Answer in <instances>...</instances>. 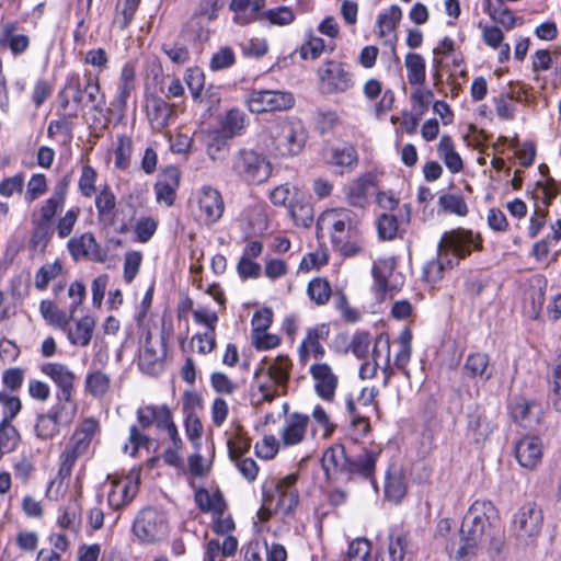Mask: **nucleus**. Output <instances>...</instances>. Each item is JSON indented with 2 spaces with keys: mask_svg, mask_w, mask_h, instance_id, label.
Here are the masks:
<instances>
[{
  "mask_svg": "<svg viewBox=\"0 0 561 561\" xmlns=\"http://www.w3.org/2000/svg\"><path fill=\"white\" fill-rule=\"evenodd\" d=\"M543 513L534 502L524 504L514 515L513 528L518 540L535 543L541 533Z\"/></svg>",
  "mask_w": 561,
  "mask_h": 561,
  "instance_id": "8",
  "label": "nucleus"
},
{
  "mask_svg": "<svg viewBox=\"0 0 561 561\" xmlns=\"http://www.w3.org/2000/svg\"><path fill=\"white\" fill-rule=\"evenodd\" d=\"M88 449L89 448L83 444H80L70 437L64 451L60 455V463L57 472V478L60 479L59 484H61L65 479H68L71 476L72 468L77 459L83 456Z\"/></svg>",
  "mask_w": 561,
  "mask_h": 561,
  "instance_id": "27",
  "label": "nucleus"
},
{
  "mask_svg": "<svg viewBox=\"0 0 561 561\" xmlns=\"http://www.w3.org/2000/svg\"><path fill=\"white\" fill-rule=\"evenodd\" d=\"M141 0H123L116 4V22L122 30L128 27Z\"/></svg>",
  "mask_w": 561,
  "mask_h": 561,
  "instance_id": "53",
  "label": "nucleus"
},
{
  "mask_svg": "<svg viewBox=\"0 0 561 561\" xmlns=\"http://www.w3.org/2000/svg\"><path fill=\"white\" fill-rule=\"evenodd\" d=\"M288 214L297 226L309 227L313 221V208L302 198L289 204Z\"/></svg>",
  "mask_w": 561,
  "mask_h": 561,
  "instance_id": "44",
  "label": "nucleus"
},
{
  "mask_svg": "<svg viewBox=\"0 0 561 561\" xmlns=\"http://www.w3.org/2000/svg\"><path fill=\"white\" fill-rule=\"evenodd\" d=\"M231 138L220 131L210 133L206 141V152L213 161H224L230 150Z\"/></svg>",
  "mask_w": 561,
  "mask_h": 561,
  "instance_id": "34",
  "label": "nucleus"
},
{
  "mask_svg": "<svg viewBox=\"0 0 561 561\" xmlns=\"http://www.w3.org/2000/svg\"><path fill=\"white\" fill-rule=\"evenodd\" d=\"M494 425L484 414L477 411L476 414L469 416L467 423V436L476 444L484 443L493 433Z\"/></svg>",
  "mask_w": 561,
  "mask_h": 561,
  "instance_id": "32",
  "label": "nucleus"
},
{
  "mask_svg": "<svg viewBox=\"0 0 561 561\" xmlns=\"http://www.w3.org/2000/svg\"><path fill=\"white\" fill-rule=\"evenodd\" d=\"M310 374L314 379V389L324 400L334 397L337 387V377L328 364H316L310 367Z\"/></svg>",
  "mask_w": 561,
  "mask_h": 561,
  "instance_id": "25",
  "label": "nucleus"
},
{
  "mask_svg": "<svg viewBox=\"0 0 561 561\" xmlns=\"http://www.w3.org/2000/svg\"><path fill=\"white\" fill-rule=\"evenodd\" d=\"M497 520V510L491 501H474L461 523V545L455 549L453 542H446V550L457 561L470 560L482 545L488 547L492 556H499L505 542L503 531L496 526Z\"/></svg>",
  "mask_w": 561,
  "mask_h": 561,
  "instance_id": "1",
  "label": "nucleus"
},
{
  "mask_svg": "<svg viewBox=\"0 0 561 561\" xmlns=\"http://www.w3.org/2000/svg\"><path fill=\"white\" fill-rule=\"evenodd\" d=\"M402 16L399 7L392 5L378 18V33L380 36H386L394 31L397 23Z\"/></svg>",
  "mask_w": 561,
  "mask_h": 561,
  "instance_id": "51",
  "label": "nucleus"
},
{
  "mask_svg": "<svg viewBox=\"0 0 561 561\" xmlns=\"http://www.w3.org/2000/svg\"><path fill=\"white\" fill-rule=\"evenodd\" d=\"M171 417V411L167 405H145L137 410V420L142 428L154 424L157 428L162 430Z\"/></svg>",
  "mask_w": 561,
  "mask_h": 561,
  "instance_id": "30",
  "label": "nucleus"
},
{
  "mask_svg": "<svg viewBox=\"0 0 561 561\" xmlns=\"http://www.w3.org/2000/svg\"><path fill=\"white\" fill-rule=\"evenodd\" d=\"M60 423L47 412L37 416L35 432L41 439H50L59 433Z\"/></svg>",
  "mask_w": 561,
  "mask_h": 561,
  "instance_id": "49",
  "label": "nucleus"
},
{
  "mask_svg": "<svg viewBox=\"0 0 561 561\" xmlns=\"http://www.w3.org/2000/svg\"><path fill=\"white\" fill-rule=\"evenodd\" d=\"M549 399L556 411H561V353L557 357V363L552 369V381Z\"/></svg>",
  "mask_w": 561,
  "mask_h": 561,
  "instance_id": "57",
  "label": "nucleus"
},
{
  "mask_svg": "<svg viewBox=\"0 0 561 561\" xmlns=\"http://www.w3.org/2000/svg\"><path fill=\"white\" fill-rule=\"evenodd\" d=\"M405 493L407 486L402 477L391 476L387 479L385 485V494L389 501L399 503Z\"/></svg>",
  "mask_w": 561,
  "mask_h": 561,
  "instance_id": "60",
  "label": "nucleus"
},
{
  "mask_svg": "<svg viewBox=\"0 0 561 561\" xmlns=\"http://www.w3.org/2000/svg\"><path fill=\"white\" fill-rule=\"evenodd\" d=\"M96 178V171L91 165H82L78 186L84 197H91L95 193Z\"/></svg>",
  "mask_w": 561,
  "mask_h": 561,
  "instance_id": "59",
  "label": "nucleus"
},
{
  "mask_svg": "<svg viewBox=\"0 0 561 561\" xmlns=\"http://www.w3.org/2000/svg\"><path fill=\"white\" fill-rule=\"evenodd\" d=\"M519 92L510 91L493 98V103L497 116L501 119H512L514 117V100H519Z\"/></svg>",
  "mask_w": 561,
  "mask_h": 561,
  "instance_id": "47",
  "label": "nucleus"
},
{
  "mask_svg": "<svg viewBox=\"0 0 561 561\" xmlns=\"http://www.w3.org/2000/svg\"><path fill=\"white\" fill-rule=\"evenodd\" d=\"M41 371L49 377L58 388L56 396H73L76 375L61 363H45Z\"/></svg>",
  "mask_w": 561,
  "mask_h": 561,
  "instance_id": "20",
  "label": "nucleus"
},
{
  "mask_svg": "<svg viewBox=\"0 0 561 561\" xmlns=\"http://www.w3.org/2000/svg\"><path fill=\"white\" fill-rule=\"evenodd\" d=\"M231 171L243 182L262 183L271 175V164L262 153L241 148L231 157Z\"/></svg>",
  "mask_w": 561,
  "mask_h": 561,
  "instance_id": "6",
  "label": "nucleus"
},
{
  "mask_svg": "<svg viewBox=\"0 0 561 561\" xmlns=\"http://www.w3.org/2000/svg\"><path fill=\"white\" fill-rule=\"evenodd\" d=\"M95 321L92 317L85 316L77 321L75 330L67 328L68 340L73 345L87 346L94 331Z\"/></svg>",
  "mask_w": 561,
  "mask_h": 561,
  "instance_id": "36",
  "label": "nucleus"
},
{
  "mask_svg": "<svg viewBox=\"0 0 561 561\" xmlns=\"http://www.w3.org/2000/svg\"><path fill=\"white\" fill-rule=\"evenodd\" d=\"M181 173L179 169L170 167L163 171L154 185L156 197L159 203L172 206L180 185Z\"/></svg>",
  "mask_w": 561,
  "mask_h": 561,
  "instance_id": "23",
  "label": "nucleus"
},
{
  "mask_svg": "<svg viewBox=\"0 0 561 561\" xmlns=\"http://www.w3.org/2000/svg\"><path fill=\"white\" fill-rule=\"evenodd\" d=\"M147 116L156 131H163L176 118L174 106L160 98H153L147 105Z\"/></svg>",
  "mask_w": 561,
  "mask_h": 561,
  "instance_id": "21",
  "label": "nucleus"
},
{
  "mask_svg": "<svg viewBox=\"0 0 561 561\" xmlns=\"http://www.w3.org/2000/svg\"><path fill=\"white\" fill-rule=\"evenodd\" d=\"M299 197L298 191L288 184H282L270 193V199L275 206H284L289 208V204Z\"/></svg>",
  "mask_w": 561,
  "mask_h": 561,
  "instance_id": "55",
  "label": "nucleus"
},
{
  "mask_svg": "<svg viewBox=\"0 0 561 561\" xmlns=\"http://www.w3.org/2000/svg\"><path fill=\"white\" fill-rule=\"evenodd\" d=\"M378 453L364 449L355 459H351L342 444L329 447L322 458L321 465L328 478L336 474L352 477L358 474L370 478L375 472Z\"/></svg>",
  "mask_w": 561,
  "mask_h": 561,
  "instance_id": "3",
  "label": "nucleus"
},
{
  "mask_svg": "<svg viewBox=\"0 0 561 561\" xmlns=\"http://www.w3.org/2000/svg\"><path fill=\"white\" fill-rule=\"evenodd\" d=\"M325 49L323 38L314 36L312 33L308 34V39L299 48V55L302 59H318Z\"/></svg>",
  "mask_w": 561,
  "mask_h": 561,
  "instance_id": "56",
  "label": "nucleus"
},
{
  "mask_svg": "<svg viewBox=\"0 0 561 561\" xmlns=\"http://www.w3.org/2000/svg\"><path fill=\"white\" fill-rule=\"evenodd\" d=\"M294 102L291 93L276 90H253L245 99L249 111L256 114L288 110Z\"/></svg>",
  "mask_w": 561,
  "mask_h": 561,
  "instance_id": "13",
  "label": "nucleus"
},
{
  "mask_svg": "<svg viewBox=\"0 0 561 561\" xmlns=\"http://www.w3.org/2000/svg\"><path fill=\"white\" fill-rule=\"evenodd\" d=\"M19 27L16 21L0 23V47L10 49L14 56L25 53L31 43L28 35L18 33Z\"/></svg>",
  "mask_w": 561,
  "mask_h": 561,
  "instance_id": "19",
  "label": "nucleus"
},
{
  "mask_svg": "<svg viewBox=\"0 0 561 561\" xmlns=\"http://www.w3.org/2000/svg\"><path fill=\"white\" fill-rule=\"evenodd\" d=\"M118 144L115 149V167L126 170L130 164L133 153V141L130 137L118 136Z\"/></svg>",
  "mask_w": 561,
  "mask_h": 561,
  "instance_id": "54",
  "label": "nucleus"
},
{
  "mask_svg": "<svg viewBox=\"0 0 561 561\" xmlns=\"http://www.w3.org/2000/svg\"><path fill=\"white\" fill-rule=\"evenodd\" d=\"M333 249L343 257H354L364 252L362 230L345 234L331 241Z\"/></svg>",
  "mask_w": 561,
  "mask_h": 561,
  "instance_id": "31",
  "label": "nucleus"
},
{
  "mask_svg": "<svg viewBox=\"0 0 561 561\" xmlns=\"http://www.w3.org/2000/svg\"><path fill=\"white\" fill-rule=\"evenodd\" d=\"M291 362L287 356H278L267 368V377L275 386L285 388L289 380Z\"/></svg>",
  "mask_w": 561,
  "mask_h": 561,
  "instance_id": "38",
  "label": "nucleus"
},
{
  "mask_svg": "<svg viewBox=\"0 0 561 561\" xmlns=\"http://www.w3.org/2000/svg\"><path fill=\"white\" fill-rule=\"evenodd\" d=\"M373 184L367 179L354 181L347 191V202L354 207H364L368 203V193Z\"/></svg>",
  "mask_w": 561,
  "mask_h": 561,
  "instance_id": "41",
  "label": "nucleus"
},
{
  "mask_svg": "<svg viewBox=\"0 0 561 561\" xmlns=\"http://www.w3.org/2000/svg\"><path fill=\"white\" fill-rule=\"evenodd\" d=\"M438 207L446 214L466 217L469 213L465 198L458 194L444 193L438 197Z\"/></svg>",
  "mask_w": 561,
  "mask_h": 561,
  "instance_id": "39",
  "label": "nucleus"
},
{
  "mask_svg": "<svg viewBox=\"0 0 561 561\" xmlns=\"http://www.w3.org/2000/svg\"><path fill=\"white\" fill-rule=\"evenodd\" d=\"M135 68L130 64L124 65L119 76L117 100L122 106H126L130 93L135 90Z\"/></svg>",
  "mask_w": 561,
  "mask_h": 561,
  "instance_id": "43",
  "label": "nucleus"
},
{
  "mask_svg": "<svg viewBox=\"0 0 561 561\" xmlns=\"http://www.w3.org/2000/svg\"><path fill=\"white\" fill-rule=\"evenodd\" d=\"M463 370L470 378H477L481 381H488L494 375L489 355L482 352L470 354L465 362Z\"/></svg>",
  "mask_w": 561,
  "mask_h": 561,
  "instance_id": "28",
  "label": "nucleus"
},
{
  "mask_svg": "<svg viewBox=\"0 0 561 561\" xmlns=\"http://www.w3.org/2000/svg\"><path fill=\"white\" fill-rule=\"evenodd\" d=\"M62 270V265L59 261L43 265L35 275V287L38 290L47 288L50 280L56 278Z\"/></svg>",
  "mask_w": 561,
  "mask_h": 561,
  "instance_id": "52",
  "label": "nucleus"
},
{
  "mask_svg": "<svg viewBox=\"0 0 561 561\" xmlns=\"http://www.w3.org/2000/svg\"><path fill=\"white\" fill-rule=\"evenodd\" d=\"M320 336L321 332L319 329L308 330L307 336L299 347V357L301 362L306 363L310 354L316 358H320L324 355V348L319 343Z\"/></svg>",
  "mask_w": 561,
  "mask_h": 561,
  "instance_id": "40",
  "label": "nucleus"
},
{
  "mask_svg": "<svg viewBox=\"0 0 561 561\" xmlns=\"http://www.w3.org/2000/svg\"><path fill=\"white\" fill-rule=\"evenodd\" d=\"M56 404L48 411L61 425L70 424L77 414V402L72 396H56Z\"/></svg>",
  "mask_w": 561,
  "mask_h": 561,
  "instance_id": "33",
  "label": "nucleus"
},
{
  "mask_svg": "<svg viewBox=\"0 0 561 561\" xmlns=\"http://www.w3.org/2000/svg\"><path fill=\"white\" fill-rule=\"evenodd\" d=\"M263 19L271 24L284 26L294 22L295 14L288 7H278L263 12Z\"/></svg>",
  "mask_w": 561,
  "mask_h": 561,
  "instance_id": "63",
  "label": "nucleus"
},
{
  "mask_svg": "<svg viewBox=\"0 0 561 561\" xmlns=\"http://www.w3.org/2000/svg\"><path fill=\"white\" fill-rule=\"evenodd\" d=\"M512 420L526 430L538 426L543 419V410L539 402L523 397L514 398L510 405Z\"/></svg>",
  "mask_w": 561,
  "mask_h": 561,
  "instance_id": "14",
  "label": "nucleus"
},
{
  "mask_svg": "<svg viewBox=\"0 0 561 561\" xmlns=\"http://www.w3.org/2000/svg\"><path fill=\"white\" fill-rule=\"evenodd\" d=\"M20 442L18 430L9 422L2 420L0 423V454L13 451Z\"/></svg>",
  "mask_w": 561,
  "mask_h": 561,
  "instance_id": "46",
  "label": "nucleus"
},
{
  "mask_svg": "<svg viewBox=\"0 0 561 561\" xmlns=\"http://www.w3.org/2000/svg\"><path fill=\"white\" fill-rule=\"evenodd\" d=\"M437 156L453 174L463 170V160L457 152L455 142L449 135H443L437 144Z\"/></svg>",
  "mask_w": 561,
  "mask_h": 561,
  "instance_id": "29",
  "label": "nucleus"
},
{
  "mask_svg": "<svg viewBox=\"0 0 561 561\" xmlns=\"http://www.w3.org/2000/svg\"><path fill=\"white\" fill-rule=\"evenodd\" d=\"M39 312L49 324L64 331L68 328L69 321L73 319L71 311L67 314L65 311L58 309L50 300H43L41 302Z\"/></svg>",
  "mask_w": 561,
  "mask_h": 561,
  "instance_id": "37",
  "label": "nucleus"
},
{
  "mask_svg": "<svg viewBox=\"0 0 561 561\" xmlns=\"http://www.w3.org/2000/svg\"><path fill=\"white\" fill-rule=\"evenodd\" d=\"M245 122L247 115L242 111L237 108L230 110L222 123V134L229 136L232 139L234 136L242 133L245 127Z\"/></svg>",
  "mask_w": 561,
  "mask_h": 561,
  "instance_id": "48",
  "label": "nucleus"
},
{
  "mask_svg": "<svg viewBox=\"0 0 561 561\" xmlns=\"http://www.w3.org/2000/svg\"><path fill=\"white\" fill-rule=\"evenodd\" d=\"M210 383L217 393L231 396L237 390L238 385L221 371H215L210 376Z\"/></svg>",
  "mask_w": 561,
  "mask_h": 561,
  "instance_id": "64",
  "label": "nucleus"
},
{
  "mask_svg": "<svg viewBox=\"0 0 561 561\" xmlns=\"http://www.w3.org/2000/svg\"><path fill=\"white\" fill-rule=\"evenodd\" d=\"M309 424V416L301 413H291L286 417L280 438L285 446L297 445L305 438Z\"/></svg>",
  "mask_w": 561,
  "mask_h": 561,
  "instance_id": "26",
  "label": "nucleus"
},
{
  "mask_svg": "<svg viewBox=\"0 0 561 561\" xmlns=\"http://www.w3.org/2000/svg\"><path fill=\"white\" fill-rule=\"evenodd\" d=\"M70 183L71 175L69 173L60 176L55 184L54 192L50 197L41 205L38 217L34 216L33 218L51 225L54 218L65 205Z\"/></svg>",
  "mask_w": 561,
  "mask_h": 561,
  "instance_id": "16",
  "label": "nucleus"
},
{
  "mask_svg": "<svg viewBox=\"0 0 561 561\" xmlns=\"http://www.w3.org/2000/svg\"><path fill=\"white\" fill-rule=\"evenodd\" d=\"M60 105L64 111L69 107L70 100L78 106L91 105L94 111L102 112L105 105V98L100 93L99 81L88 77L82 85L78 76L71 77L64 91L60 93Z\"/></svg>",
  "mask_w": 561,
  "mask_h": 561,
  "instance_id": "5",
  "label": "nucleus"
},
{
  "mask_svg": "<svg viewBox=\"0 0 561 561\" xmlns=\"http://www.w3.org/2000/svg\"><path fill=\"white\" fill-rule=\"evenodd\" d=\"M194 202L196 204L194 216L206 226L214 225L224 215V198L218 190L209 185H205L197 191Z\"/></svg>",
  "mask_w": 561,
  "mask_h": 561,
  "instance_id": "11",
  "label": "nucleus"
},
{
  "mask_svg": "<svg viewBox=\"0 0 561 561\" xmlns=\"http://www.w3.org/2000/svg\"><path fill=\"white\" fill-rule=\"evenodd\" d=\"M169 529L165 513L153 507L141 510L133 523V533L142 543H157L165 539Z\"/></svg>",
  "mask_w": 561,
  "mask_h": 561,
  "instance_id": "7",
  "label": "nucleus"
},
{
  "mask_svg": "<svg viewBox=\"0 0 561 561\" xmlns=\"http://www.w3.org/2000/svg\"><path fill=\"white\" fill-rule=\"evenodd\" d=\"M332 162L339 167L351 169L357 163V152L353 146L348 145L334 148Z\"/></svg>",
  "mask_w": 561,
  "mask_h": 561,
  "instance_id": "61",
  "label": "nucleus"
},
{
  "mask_svg": "<svg viewBox=\"0 0 561 561\" xmlns=\"http://www.w3.org/2000/svg\"><path fill=\"white\" fill-rule=\"evenodd\" d=\"M79 216L80 209L75 207L68 209L65 215L57 220L56 230L60 239L68 238L71 234Z\"/></svg>",
  "mask_w": 561,
  "mask_h": 561,
  "instance_id": "58",
  "label": "nucleus"
},
{
  "mask_svg": "<svg viewBox=\"0 0 561 561\" xmlns=\"http://www.w3.org/2000/svg\"><path fill=\"white\" fill-rule=\"evenodd\" d=\"M317 75L321 89L329 94L343 93L353 87L352 75L343 62L329 59L318 68Z\"/></svg>",
  "mask_w": 561,
  "mask_h": 561,
  "instance_id": "12",
  "label": "nucleus"
},
{
  "mask_svg": "<svg viewBox=\"0 0 561 561\" xmlns=\"http://www.w3.org/2000/svg\"><path fill=\"white\" fill-rule=\"evenodd\" d=\"M396 262L393 259H379L374 262L371 274L374 277L373 290L376 299L382 301L392 298L399 290L402 280L401 276L394 273Z\"/></svg>",
  "mask_w": 561,
  "mask_h": 561,
  "instance_id": "10",
  "label": "nucleus"
},
{
  "mask_svg": "<svg viewBox=\"0 0 561 561\" xmlns=\"http://www.w3.org/2000/svg\"><path fill=\"white\" fill-rule=\"evenodd\" d=\"M274 151L280 157L299 154L306 146L307 131L299 119L284 118L268 128Z\"/></svg>",
  "mask_w": 561,
  "mask_h": 561,
  "instance_id": "4",
  "label": "nucleus"
},
{
  "mask_svg": "<svg viewBox=\"0 0 561 561\" xmlns=\"http://www.w3.org/2000/svg\"><path fill=\"white\" fill-rule=\"evenodd\" d=\"M67 248L75 261L89 257L92 261L104 263L107 259V253L96 242L91 232H84L78 237L70 238Z\"/></svg>",
  "mask_w": 561,
  "mask_h": 561,
  "instance_id": "15",
  "label": "nucleus"
},
{
  "mask_svg": "<svg viewBox=\"0 0 561 561\" xmlns=\"http://www.w3.org/2000/svg\"><path fill=\"white\" fill-rule=\"evenodd\" d=\"M482 250V238L472 230L457 228L446 231L438 242V260L431 261L423 271V279L428 283H435L443 276L445 262L451 264V259L457 261L465 259L471 253V250Z\"/></svg>",
  "mask_w": 561,
  "mask_h": 561,
  "instance_id": "2",
  "label": "nucleus"
},
{
  "mask_svg": "<svg viewBox=\"0 0 561 561\" xmlns=\"http://www.w3.org/2000/svg\"><path fill=\"white\" fill-rule=\"evenodd\" d=\"M110 387L111 377L106 373L100 369H92L87 374L84 388L94 398H103L108 392Z\"/></svg>",
  "mask_w": 561,
  "mask_h": 561,
  "instance_id": "35",
  "label": "nucleus"
},
{
  "mask_svg": "<svg viewBox=\"0 0 561 561\" xmlns=\"http://www.w3.org/2000/svg\"><path fill=\"white\" fill-rule=\"evenodd\" d=\"M517 462L529 470L537 468L543 456L542 440L538 436L526 435L515 444Z\"/></svg>",
  "mask_w": 561,
  "mask_h": 561,
  "instance_id": "17",
  "label": "nucleus"
},
{
  "mask_svg": "<svg viewBox=\"0 0 561 561\" xmlns=\"http://www.w3.org/2000/svg\"><path fill=\"white\" fill-rule=\"evenodd\" d=\"M33 233L31 237V247L35 250L44 251L51 239L53 228L50 224L32 219Z\"/></svg>",
  "mask_w": 561,
  "mask_h": 561,
  "instance_id": "45",
  "label": "nucleus"
},
{
  "mask_svg": "<svg viewBox=\"0 0 561 561\" xmlns=\"http://www.w3.org/2000/svg\"><path fill=\"white\" fill-rule=\"evenodd\" d=\"M138 489V481L130 477L114 479L111 483V490L107 501L111 507L119 510L128 504L135 496Z\"/></svg>",
  "mask_w": 561,
  "mask_h": 561,
  "instance_id": "24",
  "label": "nucleus"
},
{
  "mask_svg": "<svg viewBox=\"0 0 561 561\" xmlns=\"http://www.w3.org/2000/svg\"><path fill=\"white\" fill-rule=\"evenodd\" d=\"M99 428V423L93 419H87L75 431L71 438L83 444L85 447H90L92 437Z\"/></svg>",
  "mask_w": 561,
  "mask_h": 561,
  "instance_id": "62",
  "label": "nucleus"
},
{
  "mask_svg": "<svg viewBox=\"0 0 561 561\" xmlns=\"http://www.w3.org/2000/svg\"><path fill=\"white\" fill-rule=\"evenodd\" d=\"M347 561H374L370 541L366 538L353 540L347 549Z\"/></svg>",
  "mask_w": 561,
  "mask_h": 561,
  "instance_id": "50",
  "label": "nucleus"
},
{
  "mask_svg": "<svg viewBox=\"0 0 561 561\" xmlns=\"http://www.w3.org/2000/svg\"><path fill=\"white\" fill-rule=\"evenodd\" d=\"M318 226L329 230L331 241L362 230L360 217L348 208H332L322 213Z\"/></svg>",
  "mask_w": 561,
  "mask_h": 561,
  "instance_id": "9",
  "label": "nucleus"
},
{
  "mask_svg": "<svg viewBox=\"0 0 561 561\" xmlns=\"http://www.w3.org/2000/svg\"><path fill=\"white\" fill-rule=\"evenodd\" d=\"M307 294L316 305L323 306L332 296L331 285L325 278L316 277L309 282Z\"/></svg>",
  "mask_w": 561,
  "mask_h": 561,
  "instance_id": "42",
  "label": "nucleus"
},
{
  "mask_svg": "<svg viewBox=\"0 0 561 561\" xmlns=\"http://www.w3.org/2000/svg\"><path fill=\"white\" fill-rule=\"evenodd\" d=\"M165 356V339L162 336L161 342H152L150 334L146 336L144 348L139 354L138 366L149 375L158 374L163 368V359Z\"/></svg>",
  "mask_w": 561,
  "mask_h": 561,
  "instance_id": "18",
  "label": "nucleus"
},
{
  "mask_svg": "<svg viewBox=\"0 0 561 561\" xmlns=\"http://www.w3.org/2000/svg\"><path fill=\"white\" fill-rule=\"evenodd\" d=\"M298 480L297 473H290L279 479L276 484V494L278 496L277 510L283 514L291 513L299 502V493L296 489Z\"/></svg>",
  "mask_w": 561,
  "mask_h": 561,
  "instance_id": "22",
  "label": "nucleus"
}]
</instances>
